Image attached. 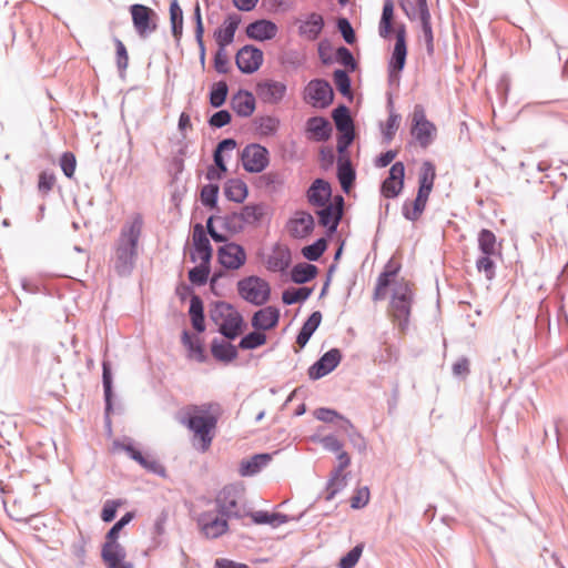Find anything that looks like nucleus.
<instances>
[{
  "instance_id": "f257e3e1",
  "label": "nucleus",
  "mask_w": 568,
  "mask_h": 568,
  "mask_svg": "<svg viewBox=\"0 0 568 568\" xmlns=\"http://www.w3.org/2000/svg\"><path fill=\"white\" fill-rule=\"evenodd\" d=\"M222 415V407L216 402L189 405L179 415V423L186 426L199 440L197 448L206 452L213 440L214 430Z\"/></svg>"
},
{
  "instance_id": "f03ea898",
  "label": "nucleus",
  "mask_w": 568,
  "mask_h": 568,
  "mask_svg": "<svg viewBox=\"0 0 568 568\" xmlns=\"http://www.w3.org/2000/svg\"><path fill=\"white\" fill-rule=\"evenodd\" d=\"M143 219L136 213L124 223L114 245L113 266L118 275L132 273L138 258L139 240L142 234Z\"/></svg>"
},
{
  "instance_id": "7ed1b4c3",
  "label": "nucleus",
  "mask_w": 568,
  "mask_h": 568,
  "mask_svg": "<svg viewBox=\"0 0 568 568\" xmlns=\"http://www.w3.org/2000/svg\"><path fill=\"white\" fill-rule=\"evenodd\" d=\"M210 318L219 326V333L230 341L235 339L244 327L243 316L226 302L214 303L210 310Z\"/></svg>"
},
{
  "instance_id": "20e7f679",
  "label": "nucleus",
  "mask_w": 568,
  "mask_h": 568,
  "mask_svg": "<svg viewBox=\"0 0 568 568\" xmlns=\"http://www.w3.org/2000/svg\"><path fill=\"white\" fill-rule=\"evenodd\" d=\"M413 298V290L408 282L400 280L395 283L390 300V311L402 331L408 325Z\"/></svg>"
},
{
  "instance_id": "39448f33",
  "label": "nucleus",
  "mask_w": 568,
  "mask_h": 568,
  "mask_svg": "<svg viewBox=\"0 0 568 568\" xmlns=\"http://www.w3.org/2000/svg\"><path fill=\"white\" fill-rule=\"evenodd\" d=\"M243 496L244 489L241 486H225L215 498L217 513L226 518H242L248 515L244 505L241 504Z\"/></svg>"
},
{
  "instance_id": "423d86ee",
  "label": "nucleus",
  "mask_w": 568,
  "mask_h": 568,
  "mask_svg": "<svg viewBox=\"0 0 568 568\" xmlns=\"http://www.w3.org/2000/svg\"><path fill=\"white\" fill-rule=\"evenodd\" d=\"M237 291L240 296L254 305L265 304L271 294L268 283L258 276H247L237 283Z\"/></svg>"
},
{
  "instance_id": "0eeeda50",
  "label": "nucleus",
  "mask_w": 568,
  "mask_h": 568,
  "mask_svg": "<svg viewBox=\"0 0 568 568\" xmlns=\"http://www.w3.org/2000/svg\"><path fill=\"white\" fill-rule=\"evenodd\" d=\"M133 28L140 39H148L158 29L159 16L148 6L134 3L130 6Z\"/></svg>"
},
{
  "instance_id": "6e6552de",
  "label": "nucleus",
  "mask_w": 568,
  "mask_h": 568,
  "mask_svg": "<svg viewBox=\"0 0 568 568\" xmlns=\"http://www.w3.org/2000/svg\"><path fill=\"white\" fill-rule=\"evenodd\" d=\"M437 129L434 123L427 120L425 109L422 104H416L412 114L410 134L419 144L426 149L435 140Z\"/></svg>"
},
{
  "instance_id": "1a4fd4ad",
  "label": "nucleus",
  "mask_w": 568,
  "mask_h": 568,
  "mask_svg": "<svg viewBox=\"0 0 568 568\" xmlns=\"http://www.w3.org/2000/svg\"><path fill=\"white\" fill-rule=\"evenodd\" d=\"M241 161L246 172L261 173L270 163V152L258 143H251L242 150Z\"/></svg>"
},
{
  "instance_id": "9d476101",
  "label": "nucleus",
  "mask_w": 568,
  "mask_h": 568,
  "mask_svg": "<svg viewBox=\"0 0 568 568\" xmlns=\"http://www.w3.org/2000/svg\"><path fill=\"white\" fill-rule=\"evenodd\" d=\"M305 101L314 108H327L334 99L331 84L323 79H315L305 87Z\"/></svg>"
},
{
  "instance_id": "9b49d317",
  "label": "nucleus",
  "mask_w": 568,
  "mask_h": 568,
  "mask_svg": "<svg viewBox=\"0 0 568 568\" xmlns=\"http://www.w3.org/2000/svg\"><path fill=\"white\" fill-rule=\"evenodd\" d=\"M321 207L322 209L316 212L318 223L327 229L328 234L335 233L343 216L344 197L336 195L332 202Z\"/></svg>"
},
{
  "instance_id": "f8f14e48",
  "label": "nucleus",
  "mask_w": 568,
  "mask_h": 568,
  "mask_svg": "<svg viewBox=\"0 0 568 568\" xmlns=\"http://www.w3.org/2000/svg\"><path fill=\"white\" fill-rule=\"evenodd\" d=\"M235 62L241 72L251 74L262 65L263 51L251 44L244 45L237 51Z\"/></svg>"
},
{
  "instance_id": "ddd939ff",
  "label": "nucleus",
  "mask_w": 568,
  "mask_h": 568,
  "mask_svg": "<svg viewBox=\"0 0 568 568\" xmlns=\"http://www.w3.org/2000/svg\"><path fill=\"white\" fill-rule=\"evenodd\" d=\"M342 354L338 348H332L323 354L318 361H316L308 368V376L311 379H320L331 372H333L341 363Z\"/></svg>"
},
{
  "instance_id": "4468645a",
  "label": "nucleus",
  "mask_w": 568,
  "mask_h": 568,
  "mask_svg": "<svg viewBox=\"0 0 568 568\" xmlns=\"http://www.w3.org/2000/svg\"><path fill=\"white\" fill-rule=\"evenodd\" d=\"M217 258L227 270H239L246 261L244 248L236 243H225L217 250Z\"/></svg>"
},
{
  "instance_id": "2eb2a0df",
  "label": "nucleus",
  "mask_w": 568,
  "mask_h": 568,
  "mask_svg": "<svg viewBox=\"0 0 568 568\" xmlns=\"http://www.w3.org/2000/svg\"><path fill=\"white\" fill-rule=\"evenodd\" d=\"M405 166L403 162H396L389 169V175L381 186L382 194L387 199L396 197L404 186Z\"/></svg>"
},
{
  "instance_id": "dca6fc26",
  "label": "nucleus",
  "mask_w": 568,
  "mask_h": 568,
  "mask_svg": "<svg viewBox=\"0 0 568 568\" xmlns=\"http://www.w3.org/2000/svg\"><path fill=\"white\" fill-rule=\"evenodd\" d=\"M125 550L118 540H108L102 547L101 556L108 568H133L131 562L124 560Z\"/></svg>"
},
{
  "instance_id": "f3484780",
  "label": "nucleus",
  "mask_w": 568,
  "mask_h": 568,
  "mask_svg": "<svg viewBox=\"0 0 568 568\" xmlns=\"http://www.w3.org/2000/svg\"><path fill=\"white\" fill-rule=\"evenodd\" d=\"M286 93V85L283 82L274 80H265L256 85V94L268 104H277L282 101Z\"/></svg>"
},
{
  "instance_id": "a211bd4d",
  "label": "nucleus",
  "mask_w": 568,
  "mask_h": 568,
  "mask_svg": "<svg viewBox=\"0 0 568 568\" xmlns=\"http://www.w3.org/2000/svg\"><path fill=\"white\" fill-rule=\"evenodd\" d=\"M396 42L394 45L392 59L389 61L390 72H400L406 63L407 47H406V28L404 24L397 27Z\"/></svg>"
},
{
  "instance_id": "6ab92c4d",
  "label": "nucleus",
  "mask_w": 568,
  "mask_h": 568,
  "mask_svg": "<svg viewBox=\"0 0 568 568\" xmlns=\"http://www.w3.org/2000/svg\"><path fill=\"white\" fill-rule=\"evenodd\" d=\"M227 519L223 516H215L212 513H204L199 518V525L206 537L217 538L227 531Z\"/></svg>"
},
{
  "instance_id": "aec40b11",
  "label": "nucleus",
  "mask_w": 568,
  "mask_h": 568,
  "mask_svg": "<svg viewBox=\"0 0 568 568\" xmlns=\"http://www.w3.org/2000/svg\"><path fill=\"white\" fill-rule=\"evenodd\" d=\"M192 241L199 258L204 263H210L213 255V248L202 224L197 223L194 225Z\"/></svg>"
},
{
  "instance_id": "412c9836",
  "label": "nucleus",
  "mask_w": 568,
  "mask_h": 568,
  "mask_svg": "<svg viewBox=\"0 0 568 568\" xmlns=\"http://www.w3.org/2000/svg\"><path fill=\"white\" fill-rule=\"evenodd\" d=\"M277 26L270 20H256L246 27V36L256 41L273 39L277 33Z\"/></svg>"
},
{
  "instance_id": "4be33fe9",
  "label": "nucleus",
  "mask_w": 568,
  "mask_h": 568,
  "mask_svg": "<svg viewBox=\"0 0 568 568\" xmlns=\"http://www.w3.org/2000/svg\"><path fill=\"white\" fill-rule=\"evenodd\" d=\"M280 311L274 306H266L254 313L252 326L257 331H268L278 323Z\"/></svg>"
},
{
  "instance_id": "5701e85b",
  "label": "nucleus",
  "mask_w": 568,
  "mask_h": 568,
  "mask_svg": "<svg viewBox=\"0 0 568 568\" xmlns=\"http://www.w3.org/2000/svg\"><path fill=\"white\" fill-rule=\"evenodd\" d=\"M331 196V184L323 179H316L307 190V201L314 206H324Z\"/></svg>"
},
{
  "instance_id": "b1692460",
  "label": "nucleus",
  "mask_w": 568,
  "mask_h": 568,
  "mask_svg": "<svg viewBox=\"0 0 568 568\" xmlns=\"http://www.w3.org/2000/svg\"><path fill=\"white\" fill-rule=\"evenodd\" d=\"M292 256L287 247L276 244L266 258V267L271 272H284L291 264Z\"/></svg>"
},
{
  "instance_id": "393cba45",
  "label": "nucleus",
  "mask_w": 568,
  "mask_h": 568,
  "mask_svg": "<svg viewBox=\"0 0 568 568\" xmlns=\"http://www.w3.org/2000/svg\"><path fill=\"white\" fill-rule=\"evenodd\" d=\"M314 224V217L311 213L297 212L295 217L290 221L291 234L296 239H303L312 233Z\"/></svg>"
},
{
  "instance_id": "a878e982",
  "label": "nucleus",
  "mask_w": 568,
  "mask_h": 568,
  "mask_svg": "<svg viewBox=\"0 0 568 568\" xmlns=\"http://www.w3.org/2000/svg\"><path fill=\"white\" fill-rule=\"evenodd\" d=\"M241 22V17L239 14H229L224 21V28L215 31V40L217 42L219 48H226L234 40L235 32Z\"/></svg>"
},
{
  "instance_id": "bb28decb",
  "label": "nucleus",
  "mask_w": 568,
  "mask_h": 568,
  "mask_svg": "<svg viewBox=\"0 0 568 568\" xmlns=\"http://www.w3.org/2000/svg\"><path fill=\"white\" fill-rule=\"evenodd\" d=\"M231 106L239 116L247 118L255 110V98L251 92L240 90L232 97Z\"/></svg>"
},
{
  "instance_id": "cd10ccee",
  "label": "nucleus",
  "mask_w": 568,
  "mask_h": 568,
  "mask_svg": "<svg viewBox=\"0 0 568 568\" xmlns=\"http://www.w3.org/2000/svg\"><path fill=\"white\" fill-rule=\"evenodd\" d=\"M306 130L311 139L316 142H324L329 139L332 126L327 119L323 116L310 118L306 122Z\"/></svg>"
},
{
  "instance_id": "c85d7f7f",
  "label": "nucleus",
  "mask_w": 568,
  "mask_h": 568,
  "mask_svg": "<svg viewBox=\"0 0 568 568\" xmlns=\"http://www.w3.org/2000/svg\"><path fill=\"white\" fill-rule=\"evenodd\" d=\"M324 28V19L320 13L312 12L298 27V34L308 41L316 40Z\"/></svg>"
},
{
  "instance_id": "c756f323",
  "label": "nucleus",
  "mask_w": 568,
  "mask_h": 568,
  "mask_svg": "<svg viewBox=\"0 0 568 568\" xmlns=\"http://www.w3.org/2000/svg\"><path fill=\"white\" fill-rule=\"evenodd\" d=\"M211 353L215 359L224 363L234 361L239 355L233 344L217 338L211 343Z\"/></svg>"
},
{
  "instance_id": "7c9ffc66",
  "label": "nucleus",
  "mask_w": 568,
  "mask_h": 568,
  "mask_svg": "<svg viewBox=\"0 0 568 568\" xmlns=\"http://www.w3.org/2000/svg\"><path fill=\"white\" fill-rule=\"evenodd\" d=\"M322 322V313L320 311L313 312L310 317L305 321L303 324L297 337H296V344L303 348L314 334V332L317 329Z\"/></svg>"
},
{
  "instance_id": "2f4dec72",
  "label": "nucleus",
  "mask_w": 568,
  "mask_h": 568,
  "mask_svg": "<svg viewBox=\"0 0 568 568\" xmlns=\"http://www.w3.org/2000/svg\"><path fill=\"white\" fill-rule=\"evenodd\" d=\"M478 250L481 254L501 255L500 246L497 244L496 235L487 229L480 230L477 237Z\"/></svg>"
},
{
  "instance_id": "473e14b6",
  "label": "nucleus",
  "mask_w": 568,
  "mask_h": 568,
  "mask_svg": "<svg viewBox=\"0 0 568 568\" xmlns=\"http://www.w3.org/2000/svg\"><path fill=\"white\" fill-rule=\"evenodd\" d=\"M337 178L342 190L348 193L356 179V172L348 159H339L337 162Z\"/></svg>"
},
{
  "instance_id": "72a5a7b5",
  "label": "nucleus",
  "mask_w": 568,
  "mask_h": 568,
  "mask_svg": "<svg viewBox=\"0 0 568 568\" xmlns=\"http://www.w3.org/2000/svg\"><path fill=\"white\" fill-rule=\"evenodd\" d=\"M252 520L256 525H270L277 528L288 521V516L280 513H267L263 510L248 513Z\"/></svg>"
},
{
  "instance_id": "f704fd0d",
  "label": "nucleus",
  "mask_w": 568,
  "mask_h": 568,
  "mask_svg": "<svg viewBox=\"0 0 568 568\" xmlns=\"http://www.w3.org/2000/svg\"><path fill=\"white\" fill-rule=\"evenodd\" d=\"M399 271V266H392V261L388 262L384 272H382L377 278V283L374 290L373 298L375 301L383 300L386 295V290L390 283V278L396 276Z\"/></svg>"
},
{
  "instance_id": "c9c22d12",
  "label": "nucleus",
  "mask_w": 568,
  "mask_h": 568,
  "mask_svg": "<svg viewBox=\"0 0 568 568\" xmlns=\"http://www.w3.org/2000/svg\"><path fill=\"white\" fill-rule=\"evenodd\" d=\"M224 195L230 201L242 203L247 196V185L240 179H230L224 185Z\"/></svg>"
},
{
  "instance_id": "e433bc0d",
  "label": "nucleus",
  "mask_w": 568,
  "mask_h": 568,
  "mask_svg": "<svg viewBox=\"0 0 568 568\" xmlns=\"http://www.w3.org/2000/svg\"><path fill=\"white\" fill-rule=\"evenodd\" d=\"M271 460L268 454H256L250 459L242 460L240 465V474L242 476H252L257 474Z\"/></svg>"
},
{
  "instance_id": "4c0bfd02",
  "label": "nucleus",
  "mask_w": 568,
  "mask_h": 568,
  "mask_svg": "<svg viewBox=\"0 0 568 568\" xmlns=\"http://www.w3.org/2000/svg\"><path fill=\"white\" fill-rule=\"evenodd\" d=\"M190 317L192 322L193 328L202 333L205 331V323H204V307L203 302L199 295H192L190 301Z\"/></svg>"
},
{
  "instance_id": "58836bf2",
  "label": "nucleus",
  "mask_w": 568,
  "mask_h": 568,
  "mask_svg": "<svg viewBox=\"0 0 568 568\" xmlns=\"http://www.w3.org/2000/svg\"><path fill=\"white\" fill-rule=\"evenodd\" d=\"M169 11L171 32L175 41L179 42L183 34V10L178 0H171Z\"/></svg>"
},
{
  "instance_id": "ea45409f",
  "label": "nucleus",
  "mask_w": 568,
  "mask_h": 568,
  "mask_svg": "<svg viewBox=\"0 0 568 568\" xmlns=\"http://www.w3.org/2000/svg\"><path fill=\"white\" fill-rule=\"evenodd\" d=\"M318 268L314 264L298 263L291 271V278L296 284H304L317 275Z\"/></svg>"
},
{
  "instance_id": "a19ab883",
  "label": "nucleus",
  "mask_w": 568,
  "mask_h": 568,
  "mask_svg": "<svg viewBox=\"0 0 568 568\" xmlns=\"http://www.w3.org/2000/svg\"><path fill=\"white\" fill-rule=\"evenodd\" d=\"M394 3L392 0H384L382 17L378 26V33L382 38H389L393 32Z\"/></svg>"
},
{
  "instance_id": "79ce46f5",
  "label": "nucleus",
  "mask_w": 568,
  "mask_h": 568,
  "mask_svg": "<svg viewBox=\"0 0 568 568\" xmlns=\"http://www.w3.org/2000/svg\"><path fill=\"white\" fill-rule=\"evenodd\" d=\"M332 118L338 132L354 130L353 119L351 116L349 109L346 105L341 104L334 109Z\"/></svg>"
},
{
  "instance_id": "37998d69",
  "label": "nucleus",
  "mask_w": 568,
  "mask_h": 568,
  "mask_svg": "<svg viewBox=\"0 0 568 568\" xmlns=\"http://www.w3.org/2000/svg\"><path fill=\"white\" fill-rule=\"evenodd\" d=\"M242 219V222L245 225H253L258 223L264 215V205L263 204H247L242 207L239 212Z\"/></svg>"
},
{
  "instance_id": "c03bdc74",
  "label": "nucleus",
  "mask_w": 568,
  "mask_h": 568,
  "mask_svg": "<svg viewBox=\"0 0 568 568\" xmlns=\"http://www.w3.org/2000/svg\"><path fill=\"white\" fill-rule=\"evenodd\" d=\"M284 184V176L278 171H270L258 178L257 185L270 192L277 191Z\"/></svg>"
},
{
  "instance_id": "a18cd8bd",
  "label": "nucleus",
  "mask_w": 568,
  "mask_h": 568,
  "mask_svg": "<svg viewBox=\"0 0 568 568\" xmlns=\"http://www.w3.org/2000/svg\"><path fill=\"white\" fill-rule=\"evenodd\" d=\"M254 124L260 135L270 136L276 133L280 120L271 115L257 116L254 119Z\"/></svg>"
},
{
  "instance_id": "49530a36",
  "label": "nucleus",
  "mask_w": 568,
  "mask_h": 568,
  "mask_svg": "<svg viewBox=\"0 0 568 568\" xmlns=\"http://www.w3.org/2000/svg\"><path fill=\"white\" fill-rule=\"evenodd\" d=\"M347 485L346 475L343 473L332 471L331 478L326 485V500H332Z\"/></svg>"
},
{
  "instance_id": "de8ad7c7",
  "label": "nucleus",
  "mask_w": 568,
  "mask_h": 568,
  "mask_svg": "<svg viewBox=\"0 0 568 568\" xmlns=\"http://www.w3.org/2000/svg\"><path fill=\"white\" fill-rule=\"evenodd\" d=\"M501 255L481 254L476 261V268L479 273H484L487 280H493L496 275V258Z\"/></svg>"
},
{
  "instance_id": "09e8293b",
  "label": "nucleus",
  "mask_w": 568,
  "mask_h": 568,
  "mask_svg": "<svg viewBox=\"0 0 568 568\" xmlns=\"http://www.w3.org/2000/svg\"><path fill=\"white\" fill-rule=\"evenodd\" d=\"M313 292V288L310 287H291L283 292L282 301L286 305H292L295 303H301L306 301Z\"/></svg>"
},
{
  "instance_id": "8fccbe9b",
  "label": "nucleus",
  "mask_w": 568,
  "mask_h": 568,
  "mask_svg": "<svg viewBox=\"0 0 568 568\" xmlns=\"http://www.w3.org/2000/svg\"><path fill=\"white\" fill-rule=\"evenodd\" d=\"M102 384L104 390L105 410L109 413L112 408V373L109 362L102 363Z\"/></svg>"
},
{
  "instance_id": "3c124183",
  "label": "nucleus",
  "mask_w": 568,
  "mask_h": 568,
  "mask_svg": "<svg viewBox=\"0 0 568 568\" xmlns=\"http://www.w3.org/2000/svg\"><path fill=\"white\" fill-rule=\"evenodd\" d=\"M426 203L417 197L413 202H405L402 209L404 217L412 222L417 221L423 214Z\"/></svg>"
},
{
  "instance_id": "603ef678",
  "label": "nucleus",
  "mask_w": 568,
  "mask_h": 568,
  "mask_svg": "<svg viewBox=\"0 0 568 568\" xmlns=\"http://www.w3.org/2000/svg\"><path fill=\"white\" fill-rule=\"evenodd\" d=\"M336 427L348 435L349 439L356 445V442H361L359 447L365 448L364 438L357 433L354 425L351 423L349 419L345 418L344 416L339 415L337 417L336 422L334 423Z\"/></svg>"
},
{
  "instance_id": "864d4df0",
  "label": "nucleus",
  "mask_w": 568,
  "mask_h": 568,
  "mask_svg": "<svg viewBox=\"0 0 568 568\" xmlns=\"http://www.w3.org/2000/svg\"><path fill=\"white\" fill-rule=\"evenodd\" d=\"M229 87L225 81H219L212 85L210 92V103L213 108H220L225 103Z\"/></svg>"
},
{
  "instance_id": "5fc2aeb1",
  "label": "nucleus",
  "mask_w": 568,
  "mask_h": 568,
  "mask_svg": "<svg viewBox=\"0 0 568 568\" xmlns=\"http://www.w3.org/2000/svg\"><path fill=\"white\" fill-rule=\"evenodd\" d=\"M210 271V263L201 261L200 265L189 271V280L194 285H204L207 282Z\"/></svg>"
},
{
  "instance_id": "6e6d98bb",
  "label": "nucleus",
  "mask_w": 568,
  "mask_h": 568,
  "mask_svg": "<svg viewBox=\"0 0 568 568\" xmlns=\"http://www.w3.org/2000/svg\"><path fill=\"white\" fill-rule=\"evenodd\" d=\"M220 187L217 184L209 183L201 190V202L210 209H217V195Z\"/></svg>"
},
{
  "instance_id": "4d7b16f0",
  "label": "nucleus",
  "mask_w": 568,
  "mask_h": 568,
  "mask_svg": "<svg viewBox=\"0 0 568 568\" xmlns=\"http://www.w3.org/2000/svg\"><path fill=\"white\" fill-rule=\"evenodd\" d=\"M327 247V242L324 237L316 240L313 244L302 248L303 256L308 261H317Z\"/></svg>"
},
{
  "instance_id": "13d9d810",
  "label": "nucleus",
  "mask_w": 568,
  "mask_h": 568,
  "mask_svg": "<svg viewBox=\"0 0 568 568\" xmlns=\"http://www.w3.org/2000/svg\"><path fill=\"white\" fill-rule=\"evenodd\" d=\"M266 343V335L262 332H251L243 336L239 347L242 349H255Z\"/></svg>"
},
{
  "instance_id": "bf43d9fd",
  "label": "nucleus",
  "mask_w": 568,
  "mask_h": 568,
  "mask_svg": "<svg viewBox=\"0 0 568 568\" xmlns=\"http://www.w3.org/2000/svg\"><path fill=\"white\" fill-rule=\"evenodd\" d=\"M334 83L344 97L352 95L351 79L345 70L337 69L333 73Z\"/></svg>"
},
{
  "instance_id": "052dcab7",
  "label": "nucleus",
  "mask_w": 568,
  "mask_h": 568,
  "mask_svg": "<svg viewBox=\"0 0 568 568\" xmlns=\"http://www.w3.org/2000/svg\"><path fill=\"white\" fill-rule=\"evenodd\" d=\"M363 549V544H358L353 547L345 556L341 558L338 568H354L362 556Z\"/></svg>"
},
{
  "instance_id": "680f3d73",
  "label": "nucleus",
  "mask_w": 568,
  "mask_h": 568,
  "mask_svg": "<svg viewBox=\"0 0 568 568\" xmlns=\"http://www.w3.org/2000/svg\"><path fill=\"white\" fill-rule=\"evenodd\" d=\"M435 176H436V173H435L434 164L429 161H425L420 168V172H419V176H418L419 185H422V186L426 185L427 187L433 189Z\"/></svg>"
},
{
  "instance_id": "e2e57ef3",
  "label": "nucleus",
  "mask_w": 568,
  "mask_h": 568,
  "mask_svg": "<svg viewBox=\"0 0 568 568\" xmlns=\"http://www.w3.org/2000/svg\"><path fill=\"white\" fill-rule=\"evenodd\" d=\"M420 23H422V32L423 37L426 43V49L428 54H432L434 52V36H433V29L430 23V16L419 17Z\"/></svg>"
},
{
  "instance_id": "0e129e2a",
  "label": "nucleus",
  "mask_w": 568,
  "mask_h": 568,
  "mask_svg": "<svg viewBox=\"0 0 568 568\" xmlns=\"http://www.w3.org/2000/svg\"><path fill=\"white\" fill-rule=\"evenodd\" d=\"M336 60L338 63L344 65L345 68L354 71L357 67V63L354 59L353 53L346 47H339L336 50Z\"/></svg>"
},
{
  "instance_id": "69168bd1",
  "label": "nucleus",
  "mask_w": 568,
  "mask_h": 568,
  "mask_svg": "<svg viewBox=\"0 0 568 568\" xmlns=\"http://www.w3.org/2000/svg\"><path fill=\"white\" fill-rule=\"evenodd\" d=\"M220 219L223 221V226L227 231L237 233L244 229V224L239 212H233Z\"/></svg>"
},
{
  "instance_id": "338daca9",
  "label": "nucleus",
  "mask_w": 568,
  "mask_h": 568,
  "mask_svg": "<svg viewBox=\"0 0 568 568\" xmlns=\"http://www.w3.org/2000/svg\"><path fill=\"white\" fill-rule=\"evenodd\" d=\"M114 44L116 50V67L119 71L122 73L126 70L129 65L128 51L124 43L120 39L115 38Z\"/></svg>"
},
{
  "instance_id": "774afa93",
  "label": "nucleus",
  "mask_w": 568,
  "mask_h": 568,
  "mask_svg": "<svg viewBox=\"0 0 568 568\" xmlns=\"http://www.w3.org/2000/svg\"><path fill=\"white\" fill-rule=\"evenodd\" d=\"M337 29L346 43L353 44L356 41L355 31L346 18H339L337 20Z\"/></svg>"
}]
</instances>
